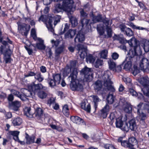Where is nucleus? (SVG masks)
Here are the masks:
<instances>
[{
    "instance_id": "f3484780",
    "label": "nucleus",
    "mask_w": 149,
    "mask_h": 149,
    "mask_svg": "<svg viewBox=\"0 0 149 149\" xmlns=\"http://www.w3.org/2000/svg\"><path fill=\"white\" fill-rule=\"evenodd\" d=\"M9 105L10 109L12 110L17 111L19 110L21 106L20 102L18 101H15L13 102H9Z\"/></svg>"
},
{
    "instance_id": "f03ea898",
    "label": "nucleus",
    "mask_w": 149,
    "mask_h": 149,
    "mask_svg": "<svg viewBox=\"0 0 149 149\" xmlns=\"http://www.w3.org/2000/svg\"><path fill=\"white\" fill-rule=\"evenodd\" d=\"M142 54V51L140 46H136L131 49L128 54V57L123 62L122 66L127 70L130 69L132 66V61L135 56H139Z\"/></svg>"
},
{
    "instance_id": "c03bdc74",
    "label": "nucleus",
    "mask_w": 149,
    "mask_h": 149,
    "mask_svg": "<svg viewBox=\"0 0 149 149\" xmlns=\"http://www.w3.org/2000/svg\"><path fill=\"white\" fill-rule=\"evenodd\" d=\"M143 93L146 96H147L149 100V88L148 87H144L141 89Z\"/></svg>"
},
{
    "instance_id": "f8f14e48",
    "label": "nucleus",
    "mask_w": 149,
    "mask_h": 149,
    "mask_svg": "<svg viewBox=\"0 0 149 149\" xmlns=\"http://www.w3.org/2000/svg\"><path fill=\"white\" fill-rule=\"evenodd\" d=\"M77 50L79 52L80 57L83 59L87 56V49L86 46L84 45L79 44L77 45Z\"/></svg>"
},
{
    "instance_id": "6ab92c4d",
    "label": "nucleus",
    "mask_w": 149,
    "mask_h": 149,
    "mask_svg": "<svg viewBox=\"0 0 149 149\" xmlns=\"http://www.w3.org/2000/svg\"><path fill=\"white\" fill-rule=\"evenodd\" d=\"M81 107L86 111L87 112H89L90 111L91 107L90 104L88 103L87 100L85 99L83 100L81 103Z\"/></svg>"
},
{
    "instance_id": "72a5a7b5",
    "label": "nucleus",
    "mask_w": 149,
    "mask_h": 149,
    "mask_svg": "<svg viewBox=\"0 0 149 149\" xmlns=\"http://www.w3.org/2000/svg\"><path fill=\"white\" fill-rule=\"evenodd\" d=\"M62 111L66 116H68L69 115V109L68 105L65 104L63 106Z\"/></svg>"
},
{
    "instance_id": "79ce46f5",
    "label": "nucleus",
    "mask_w": 149,
    "mask_h": 149,
    "mask_svg": "<svg viewBox=\"0 0 149 149\" xmlns=\"http://www.w3.org/2000/svg\"><path fill=\"white\" fill-rule=\"evenodd\" d=\"M113 96V93H110L108 95L107 98V100L108 104H112L114 101Z\"/></svg>"
},
{
    "instance_id": "f704fd0d",
    "label": "nucleus",
    "mask_w": 149,
    "mask_h": 149,
    "mask_svg": "<svg viewBox=\"0 0 149 149\" xmlns=\"http://www.w3.org/2000/svg\"><path fill=\"white\" fill-rule=\"evenodd\" d=\"M142 106L143 107V108L144 110L147 111L149 113V104H148L141 102L137 105L138 108L139 109Z\"/></svg>"
},
{
    "instance_id": "a878e982",
    "label": "nucleus",
    "mask_w": 149,
    "mask_h": 149,
    "mask_svg": "<svg viewBox=\"0 0 149 149\" xmlns=\"http://www.w3.org/2000/svg\"><path fill=\"white\" fill-rule=\"evenodd\" d=\"M123 138L120 137L118 139V141L121 143L122 146L126 148H130L128 141L123 140Z\"/></svg>"
},
{
    "instance_id": "bf43d9fd",
    "label": "nucleus",
    "mask_w": 149,
    "mask_h": 149,
    "mask_svg": "<svg viewBox=\"0 0 149 149\" xmlns=\"http://www.w3.org/2000/svg\"><path fill=\"white\" fill-rule=\"evenodd\" d=\"M109 118L110 120H111V121L110 123V124L112 125L113 123L114 122V120H115L116 118H115V117L114 113H111L110 115Z\"/></svg>"
},
{
    "instance_id": "c9c22d12",
    "label": "nucleus",
    "mask_w": 149,
    "mask_h": 149,
    "mask_svg": "<svg viewBox=\"0 0 149 149\" xmlns=\"http://www.w3.org/2000/svg\"><path fill=\"white\" fill-rule=\"evenodd\" d=\"M115 124L116 127L121 128L123 124V122L120 118H118L115 119Z\"/></svg>"
},
{
    "instance_id": "4468645a",
    "label": "nucleus",
    "mask_w": 149,
    "mask_h": 149,
    "mask_svg": "<svg viewBox=\"0 0 149 149\" xmlns=\"http://www.w3.org/2000/svg\"><path fill=\"white\" fill-rule=\"evenodd\" d=\"M139 68L143 71H149V61L147 59L143 58L141 60Z\"/></svg>"
},
{
    "instance_id": "338daca9",
    "label": "nucleus",
    "mask_w": 149,
    "mask_h": 149,
    "mask_svg": "<svg viewBox=\"0 0 149 149\" xmlns=\"http://www.w3.org/2000/svg\"><path fill=\"white\" fill-rule=\"evenodd\" d=\"M122 64L120 65H118L114 69V70L113 71L114 72H119L121 71L122 69Z\"/></svg>"
},
{
    "instance_id": "4d7b16f0",
    "label": "nucleus",
    "mask_w": 149,
    "mask_h": 149,
    "mask_svg": "<svg viewBox=\"0 0 149 149\" xmlns=\"http://www.w3.org/2000/svg\"><path fill=\"white\" fill-rule=\"evenodd\" d=\"M102 16L100 15L96 16H95L94 15V23L100 22L102 20Z\"/></svg>"
},
{
    "instance_id": "7c9ffc66",
    "label": "nucleus",
    "mask_w": 149,
    "mask_h": 149,
    "mask_svg": "<svg viewBox=\"0 0 149 149\" xmlns=\"http://www.w3.org/2000/svg\"><path fill=\"white\" fill-rule=\"evenodd\" d=\"M77 39L78 40V41L79 42H82L85 39L84 35L79 32L77 34L76 36L74 38V41L75 42H76V40Z\"/></svg>"
},
{
    "instance_id": "ea45409f",
    "label": "nucleus",
    "mask_w": 149,
    "mask_h": 149,
    "mask_svg": "<svg viewBox=\"0 0 149 149\" xmlns=\"http://www.w3.org/2000/svg\"><path fill=\"white\" fill-rule=\"evenodd\" d=\"M130 147L131 148L136 143L137 141L134 137H131L129 138L128 140Z\"/></svg>"
},
{
    "instance_id": "7ed1b4c3",
    "label": "nucleus",
    "mask_w": 149,
    "mask_h": 149,
    "mask_svg": "<svg viewBox=\"0 0 149 149\" xmlns=\"http://www.w3.org/2000/svg\"><path fill=\"white\" fill-rule=\"evenodd\" d=\"M71 73L69 78L71 80L70 87L72 91H82L83 89V86L80 84V82L77 79L78 72L75 69L73 71H71Z\"/></svg>"
},
{
    "instance_id": "412c9836",
    "label": "nucleus",
    "mask_w": 149,
    "mask_h": 149,
    "mask_svg": "<svg viewBox=\"0 0 149 149\" xmlns=\"http://www.w3.org/2000/svg\"><path fill=\"white\" fill-rule=\"evenodd\" d=\"M109 107L108 105L106 104L103 109L101 110V116L103 118L107 117L108 113L109 111Z\"/></svg>"
},
{
    "instance_id": "09e8293b",
    "label": "nucleus",
    "mask_w": 149,
    "mask_h": 149,
    "mask_svg": "<svg viewBox=\"0 0 149 149\" xmlns=\"http://www.w3.org/2000/svg\"><path fill=\"white\" fill-rule=\"evenodd\" d=\"M86 61L87 63H91L93 64V57L91 54L88 55L87 54V56H86Z\"/></svg>"
},
{
    "instance_id": "6e6552de",
    "label": "nucleus",
    "mask_w": 149,
    "mask_h": 149,
    "mask_svg": "<svg viewBox=\"0 0 149 149\" xmlns=\"http://www.w3.org/2000/svg\"><path fill=\"white\" fill-rule=\"evenodd\" d=\"M21 91L22 94H20L19 91L14 89L11 90L10 91L13 94L20 98L22 101L26 100L27 99V97L29 96V95L28 94L27 92L29 93L30 92L27 89L25 88L21 89Z\"/></svg>"
},
{
    "instance_id": "9d476101",
    "label": "nucleus",
    "mask_w": 149,
    "mask_h": 149,
    "mask_svg": "<svg viewBox=\"0 0 149 149\" xmlns=\"http://www.w3.org/2000/svg\"><path fill=\"white\" fill-rule=\"evenodd\" d=\"M43 88V86L41 84H36L34 82H33L28 85V89L29 91L27 90L30 93L27 92V93L29 96V94H31V92H33L34 94H36L38 90Z\"/></svg>"
},
{
    "instance_id": "774afa93",
    "label": "nucleus",
    "mask_w": 149,
    "mask_h": 149,
    "mask_svg": "<svg viewBox=\"0 0 149 149\" xmlns=\"http://www.w3.org/2000/svg\"><path fill=\"white\" fill-rule=\"evenodd\" d=\"M119 56V54L116 52L113 53L111 55L112 58L114 60L117 59Z\"/></svg>"
},
{
    "instance_id": "b1692460",
    "label": "nucleus",
    "mask_w": 149,
    "mask_h": 149,
    "mask_svg": "<svg viewBox=\"0 0 149 149\" xmlns=\"http://www.w3.org/2000/svg\"><path fill=\"white\" fill-rule=\"evenodd\" d=\"M137 113L140 120L144 121L146 119L147 116L146 114L143 113L141 109L139 108L138 109Z\"/></svg>"
},
{
    "instance_id": "de8ad7c7",
    "label": "nucleus",
    "mask_w": 149,
    "mask_h": 149,
    "mask_svg": "<svg viewBox=\"0 0 149 149\" xmlns=\"http://www.w3.org/2000/svg\"><path fill=\"white\" fill-rule=\"evenodd\" d=\"M54 122H55V121L52 119H49L48 122L49 125V126L53 129L56 130L57 128V126L53 125Z\"/></svg>"
},
{
    "instance_id": "2f4dec72",
    "label": "nucleus",
    "mask_w": 149,
    "mask_h": 149,
    "mask_svg": "<svg viewBox=\"0 0 149 149\" xmlns=\"http://www.w3.org/2000/svg\"><path fill=\"white\" fill-rule=\"evenodd\" d=\"M64 49V47L63 46H60L57 48L55 51V58L58 59L59 57V55L63 52Z\"/></svg>"
},
{
    "instance_id": "0eeeda50",
    "label": "nucleus",
    "mask_w": 149,
    "mask_h": 149,
    "mask_svg": "<svg viewBox=\"0 0 149 149\" xmlns=\"http://www.w3.org/2000/svg\"><path fill=\"white\" fill-rule=\"evenodd\" d=\"M52 78L53 79L48 78L47 80L50 86L52 88H54L60 84L61 76L59 74H53Z\"/></svg>"
},
{
    "instance_id": "3c124183",
    "label": "nucleus",
    "mask_w": 149,
    "mask_h": 149,
    "mask_svg": "<svg viewBox=\"0 0 149 149\" xmlns=\"http://www.w3.org/2000/svg\"><path fill=\"white\" fill-rule=\"evenodd\" d=\"M108 51L106 49L102 50L100 53V56L101 58H106L107 57Z\"/></svg>"
},
{
    "instance_id": "20e7f679",
    "label": "nucleus",
    "mask_w": 149,
    "mask_h": 149,
    "mask_svg": "<svg viewBox=\"0 0 149 149\" xmlns=\"http://www.w3.org/2000/svg\"><path fill=\"white\" fill-rule=\"evenodd\" d=\"M113 40H118L121 44L128 42L130 46H134V47L136 46H139L137 45L138 40L134 38H132L130 40H127L124 38L123 35L115 34L113 37Z\"/></svg>"
},
{
    "instance_id": "5fc2aeb1",
    "label": "nucleus",
    "mask_w": 149,
    "mask_h": 149,
    "mask_svg": "<svg viewBox=\"0 0 149 149\" xmlns=\"http://www.w3.org/2000/svg\"><path fill=\"white\" fill-rule=\"evenodd\" d=\"M122 130L124 131L127 132L129 130L130 128L128 126V124L125 123V124H123L122 127L120 128Z\"/></svg>"
},
{
    "instance_id": "0e129e2a",
    "label": "nucleus",
    "mask_w": 149,
    "mask_h": 149,
    "mask_svg": "<svg viewBox=\"0 0 149 149\" xmlns=\"http://www.w3.org/2000/svg\"><path fill=\"white\" fill-rule=\"evenodd\" d=\"M104 147L106 149H116L113 145L109 144L104 145Z\"/></svg>"
},
{
    "instance_id": "c756f323",
    "label": "nucleus",
    "mask_w": 149,
    "mask_h": 149,
    "mask_svg": "<svg viewBox=\"0 0 149 149\" xmlns=\"http://www.w3.org/2000/svg\"><path fill=\"white\" fill-rule=\"evenodd\" d=\"M142 43L143 45L142 46L146 52L149 51V41L146 40H144L142 41Z\"/></svg>"
},
{
    "instance_id": "ddd939ff",
    "label": "nucleus",
    "mask_w": 149,
    "mask_h": 149,
    "mask_svg": "<svg viewBox=\"0 0 149 149\" xmlns=\"http://www.w3.org/2000/svg\"><path fill=\"white\" fill-rule=\"evenodd\" d=\"M12 53V52L10 49L9 46H8L7 48L5 49L3 52H1V53L3 55V58L6 63L10 62L11 60L10 56Z\"/></svg>"
},
{
    "instance_id": "052dcab7",
    "label": "nucleus",
    "mask_w": 149,
    "mask_h": 149,
    "mask_svg": "<svg viewBox=\"0 0 149 149\" xmlns=\"http://www.w3.org/2000/svg\"><path fill=\"white\" fill-rule=\"evenodd\" d=\"M129 92L131 95L133 96L136 97L138 95L137 92L132 89H129Z\"/></svg>"
},
{
    "instance_id": "423d86ee",
    "label": "nucleus",
    "mask_w": 149,
    "mask_h": 149,
    "mask_svg": "<svg viewBox=\"0 0 149 149\" xmlns=\"http://www.w3.org/2000/svg\"><path fill=\"white\" fill-rule=\"evenodd\" d=\"M61 17V16L58 15L54 16L53 17L52 16L50 17L48 21L46 22L45 23L48 29L52 32H53L54 31L52 24L53 21H54V25L56 26L58 22H60Z\"/></svg>"
},
{
    "instance_id": "c85d7f7f",
    "label": "nucleus",
    "mask_w": 149,
    "mask_h": 149,
    "mask_svg": "<svg viewBox=\"0 0 149 149\" xmlns=\"http://www.w3.org/2000/svg\"><path fill=\"white\" fill-rule=\"evenodd\" d=\"M130 129L132 131H135L137 128L136 122L134 119H132L129 122Z\"/></svg>"
},
{
    "instance_id": "4be33fe9",
    "label": "nucleus",
    "mask_w": 149,
    "mask_h": 149,
    "mask_svg": "<svg viewBox=\"0 0 149 149\" xmlns=\"http://www.w3.org/2000/svg\"><path fill=\"white\" fill-rule=\"evenodd\" d=\"M76 30L75 29H70L65 33V37L66 38H73L76 33Z\"/></svg>"
},
{
    "instance_id": "9b49d317",
    "label": "nucleus",
    "mask_w": 149,
    "mask_h": 149,
    "mask_svg": "<svg viewBox=\"0 0 149 149\" xmlns=\"http://www.w3.org/2000/svg\"><path fill=\"white\" fill-rule=\"evenodd\" d=\"M62 1V4L65 9V11L70 13L72 11L73 3V0H61L58 2Z\"/></svg>"
},
{
    "instance_id": "13d9d810",
    "label": "nucleus",
    "mask_w": 149,
    "mask_h": 149,
    "mask_svg": "<svg viewBox=\"0 0 149 149\" xmlns=\"http://www.w3.org/2000/svg\"><path fill=\"white\" fill-rule=\"evenodd\" d=\"M43 113L42 110L40 108H38L36 110V116L40 117Z\"/></svg>"
},
{
    "instance_id": "603ef678",
    "label": "nucleus",
    "mask_w": 149,
    "mask_h": 149,
    "mask_svg": "<svg viewBox=\"0 0 149 149\" xmlns=\"http://www.w3.org/2000/svg\"><path fill=\"white\" fill-rule=\"evenodd\" d=\"M36 46L38 49L40 50H44L46 47L44 43H37L36 44Z\"/></svg>"
},
{
    "instance_id": "bb28decb",
    "label": "nucleus",
    "mask_w": 149,
    "mask_h": 149,
    "mask_svg": "<svg viewBox=\"0 0 149 149\" xmlns=\"http://www.w3.org/2000/svg\"><path fill=\"white\" fill-rule=\"evenodd\" d=\"M63 10L65 11V9L62 4L61 5L60 3H58L56 5L55 9L54 10V13H59Z\"/></svg>"
},
{
    "instance_id": "aec40b11",
    "label": "nucleus",
    "mask_w": 149,
    "mask_h": 149,
    "mask_svg": "<svg viewBox=\"0 0 149 149\" xmlns=\"http://www.w3.org/2000/svg\"><path fill=\"white\" fill-rule=\"evenodd\" d=\"M25 138L26 140V143L27 144H30L35 143V136H30L27 134L26 133Z\"/></svg>"
},
{
    "instance_id": "2eb2a0df",
    "label": "nucleus",
    "mask_w": 149,
    "mask_h": 149,
    "mask_svg": "<svg viewBox=\"0 0 149 149\" xmlns=\"http://www.w3.org/2000/svg\"><path fill=\"white\" fill-rule=\"evenodd\" d=\"M0 42H1L3 45L1 46V51L3 52L4 49L6 48L7 47H8L9 44H12L13 42L8 37L6 38V40L5 41L3 40V38L2 37H0Z\"/></svg>"
},
{
    "instance_id": "864d4df0",
    "label": "nucleus",
    "mask_w": 149,
    "mask_h": 149,
    "mask_svg": "<svg viewBox=\"0 0 149 149\" xmlns=\"http://www.w3.org/2000/svg\"><path fill=\"white\" fill-rule=\"evenodd\" d=\"M100 100L97 96H94V102L95 103V111L97 110L98 102H100Z\"/></svg>"
},
{
    "instance_id": "49530a36",
    "label": "nucleus",
    "mask_w": 149,
    "mask_h": 149,
    "mask_svg": "<svg viewBox=\"0 0 149 149\" xmlns=\"http://www.w3.org/2000/svg\"><path fill=\"white\" fill-rule=\"evenodd\" d=\"M25 113L26 116L29 117H32L33 116V114L31 112V108L27 107L25 109Z\"/></svg>"
},
{
    "instance_id": "f257e3e1",
    "label": "nucleus",
    "mask_w": 149,
    "mask_h": 149,
    "mask_svg": "<svg viewBox=\"0 0 149 149\" xmlns=\"http://www.w3.org/2000/svg\"><path fill=\"white\" fill-rule=\"evenodd\" d=\"M109 72H105L102 78L103 79L104 83L103 85H102V83L100 81L97 80L95 83V89L97 91H100L102 94H105L108 91L113 92L115 91V89L112 85V82L111 81L109 75Z\"/></svg>"
},
{
    "instance_id": "cd10ccee",
    "label": "nucleus",
    "mask_w": 149,
    "mask_h": 149,
    "mask_svg": "<svg viewBox=\"0 0 149 149\" xmlns=\"http://www.w3.org/2000/svg\"><path fill=\"white\" fill-rule=\"evenodd\" d=\"M139 82L144 86L143 87H148L149 86V81L146 78L144 77L141 78L139 79Z\"/></svg>"
},
{
    "instance_id": "dca6fc26",
    "label": "nucleus",
    "mask_w": 149,
    "mask_h": 149,
    "mask_svg": "<svg viewBox=\"0 0 149 149\" xmlns=\"http://www.w3.org/2000/svg\"><path fill=\"white\" fill-rule=\"evenodd\" d=\"M76 63V61H70L69 65L67 64L65 69L67 70V73L68 74L71 72V71H74L75 69L77 71V69L75 68Z\"/></svg>"
},
{
    "instance_id": "37998d69",
    "label": "nucleus",
    "mask_w": 149,
    "mask_h": 149,
    "mask_svg": "<svg viewBox=\"0 0 149 149\" xmlns=\"http://www.w3.org/2000/svg\"><path fill=\"white\" fill-rule=\"evenodd\" d=\"M70 20L72 26L74 27L77 25V21L75 17L71 16L70 18Z\"/></svg>"
},
{
    "instance_id": "4c0bfd02",
    "label": "nucleus",
    "mask_w": 149,
    "mask_h": 149,
    "mask_svg": "<svg viewBox=\"0 0 149 149\" xmlns=\"http://www.w3.org/2000/svg\"><path fill=\"white\" fill-rule=\"evenodd\" d=\"M108 63L109 69L113 71L116 66L115 63L112 59L109 60Z\"/></svg>"
},
{
    "instance_id": "5701e85b",
    "label": "nucleus",
    "mask_w": 149,
    "mask_h": 149,
    "mask_svg": "<svg viewBox=\"0 0 149 149\" xmlns=\"http://www.w3.org/2000/svg\"><path fill=\"white\" fill-rule=\"evenodd\" d=\"M124 111L126 113H130L132 110V105L130 103L126 102H125L123 103Z\"/></svg>"
},
{
    "instance_id": "393cba45",
    "label": "nucleus",
    "mask_w": 149,
    "mask_h": 149,
    "mask_svg": "<svg viewBox=\"0 0 149 149\" xmlns=\"http://www.w3.org/2000/svg\"><path fill=\"white\" fill-rule=\"evenodd\" d=\"M12 123L14 126H19L22 122V119L20 117H17L12 119Z\"/></svg>"
},
{
    "instance_id": "69168bd1",
    "label": "nucleus",
    "mask_w": 149,
    "mask_h": 149,
    "mask_svg": "<svg viewBox=\"0 0 149 149\" xmlns=\"http://www.w3.org/2000/svg\"><path fill=\"white\" fill-rule=\"evenodd\" d=\"M51 42L52 44V47H57L59 45V42L58 41H55L54 40H52Z\"/></svg>"
},
{
    "instance_id": "8fccbe9b",
    "label": "nucleus",
    "mask_w": 149,
    "mask_h": 149,
    "mask_svg": "<svg viewBox=\"0 0 149 149\" xmlns=\"http://www.w3.org/2000/svg\"><path fill=\"white\" fill-rule=\"evenodd\" d=\"M103 64V60L99 59H97L95 63V66L96 68H97L100 66H102Z\"/></svg>"
},
{
    "instance_id": "e433bc0d",
    "label": "nucleus",
    "mask_w": 149,
    "mask_h": 149,
    "mask_svg": "<svg viewBox=\"0 0 149 149\" xmlns=\"http://www.w3.org/2000/svg\"><path fill=\"white\" fill-rule=\"evenodd\" d=\"M89 20L85 18L81 19V23L82 25L81 30L84 29V26L87 27L89 22Z\"/></svg>"
},
{
    "instance_id": "39448f33",
    "label": "nucleus",
    "mask_w": 149,
    "mask_h": 149,
    "mask_svg": "<svg viewBox=\"0 0 149 149\" xmlns=\"http://www.w3.org/2000/svg\"><path fill=\"white\" fill-rule=\"evenodd\" d=\"M80 74L84 75V80L87 82H90L92 80L93 74L92 73L91 68L85 66L80 71Z\"/></svg>"
},
{
    "instance_id": "a18cd8bd",
    "label": "nucleus",
    "mask_w": 149,
    "mask_h": 149,
    "mask_svg": "<svg viewBox=\"0 0 149 149\" xmlns=\"http://www.w3.org/2000/svg\"><path fill=\"white\" fill-rule=\"evenodd\" d=\"M124 33L127 36L129 37L132 36L134 34L133 31L131 29L129 28H127Z\"/></svg>"
},
{
    "instance_id": "e2e57ef3",
    "label": "nucleus",
    "mask_w": 149,
    "mask_h": 149,
    "mask_svg": "<svg viewBox=\"0 0 149 149\" xmlns=\"http://www.w3.org/2000/svg\"><path fill=\"white\" fill-rule=\"evenodd\" d=\"M25 21L26 22H29L31 26H33L35 24V23L34 20H31L29 18H26Z\"/></svg>"
},
{
    "instance_id": "a211bd4d",
    "label": "nucleus",
    "mask_w": 149,
    "mask_h": 149,
    "mask_svg": "<svg viewBox=\"0 0 149 149\" xmlns=\"http://www.w3.org/2000/svg\"><path fill=\"white\" fill-rule=\"evenodd\" d=\"M71 120L73 123L78 125H85V123L83 119L77 116H72L70 118Z\"/></svg>"
},
{
    "instance_id": "473e14b6",
    "label": "nucleus",
    "mask_w": 149,
    "mask_h": 149,
    "mask_svg": "<svg viewBox=\"0 0 149 149\" xmlns=\"http://www.w3.org/2000/svg\"><path fill=\"white\" fill-rule=\"evenodd\" d=\"M97 29L100 35L101 36L103 35L104 32V30L103 24H100L97 25Z\"/></svg>"
},
{
    "instance_id": "6e6d98bb",
    "label": "nucleus",
    "mask_w": 149,
    "mask_h": 149,
    "mask_svg": "<svg viewBox=\"0 0 149 149\" xmlns=\"http://www.w3.org/2000/svg\"><path fill=\"white\" fill-rule=\"evenodd\" d=\"M106 29L107 35V37L108 38L111 37L112 34L111 28L109 26H107L106 27Z\"/></svg>"
},
{
    "instance_id": "58836bf2",
    "label": "nucleus",
    "mask_w": 149,
    "mask_h": 149,
    "mask_svg": "<svg viewBox=\"0 0 149 149\" xmlns=\"http://www.w3.org/2000/svg\"><path fill=\"white\" fill-rule=\"evenodd\" d=\"M37 93L38 97L42 99L45 98L47 95V93L45 91H40V90H38Z\"/></svg>"
},
{
    "instance_id": "680f3d73",
    "label": "nucleus",
    "mask_w": 149,
    "mask_h": 149,
    "mask_svg": "<svg viewBox=\"0 0 149 149\" xmlns=\"http://www.w3.org/2000/svg\"><path fill=\"white\" fill-rule=\"evenodd\" d=\"M9 133L10 134L14 136H19V132L18 131H10L9 132Z\"/></svg>"
},
{
    "instance_id": "a19ab883",
    "label": "nucleus",
    "mask_w": 149,
    "mask_h": 149,
    "mask_svg": "<svg viewBox=\"0 0 149 149\" xmlns=\"http://www.w3.org/2000/svg\"><path fill=\"white\" fill-rule=\"evenodd\" d=\"M35 78L39 82H42L44 79V78L40 72L35 73L34 75Z\"/></svg>"
},
{
    "instance_id": "1a4fd4ad",
    "label": "nucleus",
    "mask_w": 149,
    "mask_h": 149,
    "mask_svg": "<svg viewBox=\"0 0 149 149\" xmlns=\"http://www.w3.org/2000/svg\"><path fill=\"white\" fill-rule=\"evenodd\" d=\"M18 29H19V31L22 35L27 36L30 29V26L27 24L23 23L21 24L20 21L17 22Z\"/></svg>"
}]
</instances>
